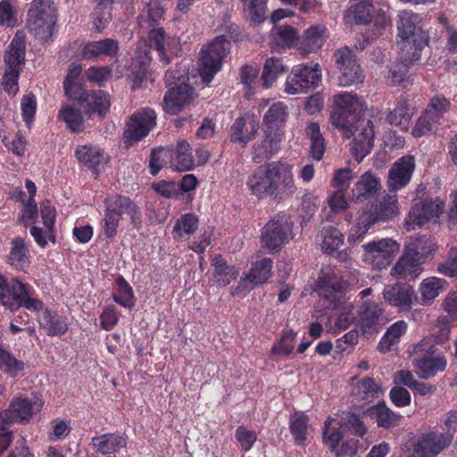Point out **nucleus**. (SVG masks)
Returning <instances> with one entry per match:
<instances>
[{"label": "nucleus", "instance_id": "f257e3e1", "mask_svg": "<svg viewBox=\"0 0 457 457\" xmlns=\"http://www.w3.org/2000/svg\"><path fill=\"white\" fill-rule=\"evenodd\" d=\"M362 104L355 95L344 93L333 98L330 120L333 126L342 130L344 137H353L351 152L357 162H361L374 145V124L361 119Z\"/></svg>", "mask_w": 457, "mask_h": 457}, {"label": "nucleus", "instance_id": "f03ea898", "mask_svg": "<svg viewBox=\"0 0 457 457\" xmlns=\"http://www.w3.org/2000/svg\"><path fill=\"white\" fill-rule=\"evenodd\" d=\"M397 46L407 62L419 61L428 39L420 29L421 19L412 11H400L397 15Z\"/></svg>", "mask_w": 457, "mask_h": 457}, {"label": "nucleus", "instance_id": "7ed1b4c3", "mask_svg": "<svg viewBox=\"0 0 457 457\" xmlns=\"http://www.w3.org/2000/svg\"><path fill=\"white\" fill-rule=\"evenodd\" d=\"M0 301L12 312L22 307L30 312H40L44 307L43 301L37 297L33 287L17 278H7L0 276Z\"/></svg>", "mask_w": 457, "mask_h": 457}, {"label": "nucleus", "instance_id": "20e7f679", "mask_svg": "<svg viewBox=\"0 0 457 457\" xmlns=\"http://www.w3.org/2000/svg\"><path fill=\"white\" fill-rule=\"evenodd\" d=\"M26 35L17 30L4 53V74L2 76L3 89L9 96H16L19 91V78L25 65Z\"/></svg>", "mask_w": 457, "mask_h": 457}, {"label": "nucleus", "instance_id": "39448f33", "mask_svg": "<svg viewBox=\"0 0 457 457\" xmlns=\"http://www.w3.org/2000/svg\"><path fill=\"white\" fill-rule=\"evenodd\" d=\"M58 20L54 0H33L28 11L27 26L30 33L40 42L53 41Z\"/></svg>", "mask_w": 457, "mask_h": 457}, {"label": "nucleus", "instance_id": "423d86ee", "mask_svg": "<svg viewBox=\"0 0 457 457\" xmlns=\"http://www.w3.org/2000/svg\"><path fill=\"white\" fill-rule=\"evenodd\" d=\"M230 47L231 44L227 37L220 35L201 49L198 71L204 83H210L221 70Z\"/></svg>", "mask_w": 457, "mask_h": 457}, {"label": "nucleus", "instance_id": "0eeeda50", "mask_svg": "<svg viewBox=\"0 0 457 457\" xmlns=\"http://www.w3.org/2000/svg\"><path fill=\"white\" fill-rule=\"evenodd\" d=\"M176 71L169 70L164 76L165 84L170 88L163 97V110L170 115H177L182 110L189 105L195 98L196 94L195 88L189 84L181 81L177 84L175 81L180 80L182 75H178Z\"/></svg>", "mask_w": 457, "mask_h": 457}, {"label": "nucleus", "instance_id": "6e6552de", "mask_svg": "<svg viewBox=\"0 0 457 457\" xmlns=\"http://www.w3.org/2000/svg\"><path fill=\"white\" fill-rule=\"evenodd\" d=\"M383 0H350L347 17L358 25H366L374 22L378 34H382L386 26L390 25V19L382 9Z\"/></svg>", "mask_w": 457, "mask_h": 457}, {"label": "nucleus", "instance_id": "1a4fd4ad", "mask_svg": "<svg viewBox=\"0 0 457 457\" xmlns=\"http://www.w3.org/2000/svg\"><path fill=\"white\" fill-rule=\"evenodd\" d=\"M157 114L149 107L139 108L128 119L122 134L126 148L146 137L156 126Z\"/></svg>", "mask_w": 457, "mask_h": 457}, {"label": "nucleus", "instance_id": "9d476101", "mask_svg": "<svg viewBox=\"0 0 457 457\" xmlns=\"http://www.w3.org/2000/svg\"><path fill=\"white\" fill-rule=\"evenodd\" d=\"M348 287V282L336 269L321 270L315 282V291L319 296L328 302V307L337 309L341 305L342 297Z\"/></svg>", "mask_w": 457, "mask_h": 457}, {"label": "nucleus", "instance_id": "9b49d317", "mask_svg": "<svg viewBox=\"0 0 457 457\" xmlns=\"http://www.w3.org/2000/svg\"><path fill=\"white\" fill-rule=\"evenodd\" d=\"M415 355L413 365L421 378L428 379L437 372L443 371L446 367V360L444 356H433L435 346L428 340H421L412 346Z\"/></svg>", "mask_w": 457, "mask_h": 457}, {"label": "nucleus", "instance_id": "f8f14e48", "mask_svg": "<svg viewBox=\"0 0 457 457\" xmlns=\"http://www.w3.org/2000/svg\"><path fill=\"white\" fill-rule=\"evenodd\" d=\"M321 81V70L318 63L313 66L299 64L293 67L285 83L288 95L307 93L315 89Z\"/></svg>", "mask_w": 457, "mask_h": 457}, {"label": "nucleus", "instance_id": "ddd939ff", "mask_svg": "<svg viewBox=\"0 0 457 457\" xmlns=\"http://www.w3.org/2000/svg\"><path fill=\"white\" fill-rule=\"evenodd\" d=\"M273 197L282 200L287 196L293 195L296 191L293 165L284 161H274L268 162Z\"/></svg>", "mask_w": 457, "mask_h": 457}, {"label": "nucleus", "instance_id": "4468645a", "mask_svg": "<svg viewBox=\"0 0 457 457\" xmlns=\"http://www.w3.org/2000/svg\"><path fill=\"white\" fill-rule=\"evenodd\" d=\"M337 68L340 71L339 84L343 87L362 83L364 80L363 71L352 49L345 46L334 53Z\"/></svg>", "mask_w": 457, "mask_h": 457}, {"label": "nucleus", "instance_id": "2eb2a0df", "mask_svg": "<svg viewBox=\"0 0 457 457\" xmlns=\"http://www.w3.org/2000/svg\"><path fill=\"white\" fill-rule=\"evenodd\" d=\"M147 37L150 49L157 52L158 59L163 65L169 64L181 53L179 37L168 35L162 27L151 29Z\"/></svg>", "mask_w": 457, "mask_h": 457}, {"label": "nucleus", "instance_id": "dca6fc26", "mask_svg": "<svg viewBox=\"0 0 457 457\" xmlns=\"http://www.w3.org/2000/svg\"><path fill=\"white\" fill-rule=\"evenodd\" d=\"M444 209L445 202L439 197L420 199L411 208L405 219V225L411 229L414 226L421 227L431 220H436Z\"/></svg>", "mask_w": 457, "mask_h": 457}, {"label": "nucleus", "instance_id": "f3484780", "mask_svg": "<svg viewBox=\"0 0 457 457\" xmlns=\"http://www.w3.org/2000/svg\"><path fill=\"white\" fill-rule=\"evenodd\" d=\"M363 261L370 262L375 269L386 268L398 250V244L391 238L372 241L362 245Z\"/></svg>", "mask_w": 457, "mask_h": 457}, {"label": "nucleus", "instance_id": "a211bd4d", "mask_svg": "<svg viewBox=\"0 0 457 457\" xmlns=\"http://www.w3.org/2000/svg\"><path fill=\"white\" fill-rule=\"evenodd\" d=\"M453 441V433H422L413 445L411 457H436Z\"/></svg>", "mask_w": 457, "mask_h": 457}, {"label": "nucleus", "instance_id": "6ab92c4d", "mask_svg": "<svg viewBox=\"0 0 457 457\" xmlns=\"http://www.w3.org/2000/svg\"><path fill=\"white\" fill-rule=\"evenodd\" d=\"M70 99H72L89 117L97 114L103 118L107 114L111 106L110 95L103 90L83 88Z\"/></svg>", "mask_w": 457, "mask_h": 457}, {"label": "nucleus", "instance_id": "aec40b11", "mask_svg": "<svg viewBox=\"0 0 457 457\" xmlns=\"http://www.w3.org/2000/svg\"><path fill=\"white\" fill-rule=\"evenodd\" d=\"M291 228L284 217L270 220L263 227L261 242L263 247L270 251H278L288 243Z\"/></svg>", "mask_w": 457, "mask_h": 457}, {"label": "nucleus", "instance_id": "412c9836", "mask_svg": "<svg viewBox=\"0 0 457 457\" xmlns=\"http://www.w3.org/2000/svg\"><path fill=\"white\" fill-rule=\"evenodd\" d=\"M416 168L415 157L406 154L397 159L388 171L387 186L396 192L405 187L411 180Z\"/></svg>", "mask_w": 457, "mask_h": 457}, {"label": "nucleus", "instance_id": "4be33fe9", "mask_svg": "<svg viewBox=\"0 0 457 457\" xmlns=\"http://www.w3.org/2000/svg\"><path fill=\"white\" fill-rule=\"evenodd\" d=\"M398 213V201L395 195H386L382 201L372 204L361 212V224H376L393 219Z\"/></svg>", "mask_w": 457, "mask_h": 457}, {"label": "nucleus", "instance_id": "5701e85b", "mask_svg": "<svg viewBox=\"0 0 457 457\" xmlns=\"http://www.w3.org/2000/svg\"><path fill=\"white\" fill-rule=\"evenodd\" d=\"M36 403L18 396L14 397L8 407L0 412V420L5 424H28L33 416V406Z\"/></svg>", "mask_w": 457, "mask_h": 457}, {"label": "nucleus", "instance_id": "b1692460", "mask_svg": "<svg viewBox=\"0 0 457 457\" xmlns=\"http://www.w3.org/2000/svg\"><path fill=\"white\" fill-rule=\"evenodd\" d=\"M170 155V167L177 171H189L195 169V160L193 148L186 139H179L175 145L167 146Z\"/></svg>", "mask_w": 457, "mask_h": 457}, {"label": "nucleus", "instance_id": "393cba45", "mask_svg": "<svg viewBox=\"0 0 457 457\" xmlns=\"http://www.w3.org/2000/svg\"><path fill=\"white\" fill-rule=\"evenodd\" d=\"M384 299L390 305L407 312L411 309L412 302L416 299L413 287L408 283L397 282L387 285L383 291Z\"/></svg>", "mask_w": 457, "mask_h": 457}, {"label": "nucleus", "instance_id": "a878e982", "mask_svg": "<svg viewBox=\"0 0 457 457\" xmlns=\"http://www.w3.org/2000/svg\"><path fill=\"white\" fill-rule=\"evenodd\" d=\"M271 178L268 162L257 167L247 177L246 186L251 194L259 200L273 197Z\"/></svg>", "mask_w": 457, "mask_h": 457}, {"label": "nucleus", "instance_id": "bb28decb", "mask_svg": "<svg viewBox=\"0 0 457 457\" xmlns=\"http://www.w3.org/2000/svg\"><path fill=\"white\" fill-rule=\"evenodd\" d=\"M283 132H272L265 130L262 140L253 145L252 160L255 163H262L271 159L280 149Z\"/></svg>", "mask_w": 457, "mask_h": 457}, {"label": "nucleus", "instance_id": "cd10ccee", "mask_svg": "<svg viewBox=\"0 0 457 457\" xmlns=\"http://www.w3.org/2000/svg\"><path fill=\"white\" fill-rule=\"evenodd\" d=\"M328 36V29L323 24L312 25L306 29L299 38V51L307 55L318 52Z\"/></svg>", "mask_w": 457, "mask_h": 457}, {"label": "nucleus", "instance_id": "c85d7f7f", "mask_svg": "<svg viewBox=\"0 0 457 457\" xmlns=\"http://www.w3.org/2000/svg\"><path fill=\"white\" fill-rule=\"evenodd\" d=\"M104 204L107 209L120 213L121 219L124 214L129 216L135 226L141 222L140 208L129 196L120 194L110 195L104 198Z\"/></svg>", "mask_w": 457, "mask_h": 457}, {"label": "nucleus", "instance_id": "c756f323", "mask_svg": "<svg viewBox=\"0 0 457 457\" xmlns=\"http://www.w3.org/2000/svg\"><path fill=\"white\" fill-rule=\"evenodd\" d=\"M94 449L102 455L118 453L127 447L128 436L124 432L105 433L92 438Z\"/></svg>", "mask_w": 457, "mask_h": 457}, {"label": "nucleus", "instance_id": "7c9ffc66", "mask_svg": "<svg viewBox=\"0 0 457 457\" xmlns=\"http://www.w3.org/2000/svg\"><path fill=\"white\" fill-rule=\"evenodd\" d=\"M382 315L383 309L378 303L364 302L358 310L359 327L361 332L363 334L378 332Z\"/></svg>", "mask_w": 457, "mask_h": 457}, {"label": "nucleus", "instance_id": "2f4dec72", "mask_svg": "<svg viewBox=\"0 0 457 457\" xmlns=\"http://www.w3.org/2000/svg\"><path fill=\"white\" fill-rule=\"evenodd\" d=\"M259 130V121L253 117H239L230 128V141L245 146Z\"/></svg>", "mask_w": 457, "mask_h": 457}, {"label": "nucleus", "instance_id": "473e14b6", "mask_svg": "<svg viewBox=\"0 0 457 457\" xmlns=\"http://www.w3.org/2000/svg\"><path fill=\"white\" fill-rule=\"evenodd\" d=\"M41 314L37 313V320L39 328L43 329L47 336L59 337L64 335L68 330L66 318L59 315L55 311L43 307Z\"/></svg>", "mask_w": 457, "mask_h": 457}, {"label": "nucleus", "instance_id": "72a5a7b5", "mask_svg": "<svg viewBox=\"0 0 457 457\" xmlns=\"http://www.w3.org/2000/svg\"><path fill=\"white\" fill-rule=\"evenodd\" d=\"M436 251L434 240L430 237L418 236L411 237L406 245L404 253L422 265Z\"/></svg>", "mask_w": 457, "mask_h": 457}, {"label": "nucleus", "instance_id": "f704fd0d", "mask_svg": "<svg viewBox=\"0 0 457 457\" xmlns=\"http://www.w3.org/2000/svg\"><path fill=\"white\" fill-rule=\"evenodd\" d=\"M270 46L272 49L281 51L286 48L299 47L297 29L290 25H278L270 32Z\"/></svg>", "mask_w": 457, "mask_h": 457}, {"label": "nucleus", "instance_id": "c9c22d12", "mask_svg": "<svg viewBox=\"0 0 457 457\" xmlns=\"http://www.w3.org/2000/svg\"><path fill=\"white\" fill-rule=\"evenodd\" d=\"M119 51V43L112 38H104L98 41L87 42L82 49V55L85 59L95 60L102 55L114 57Z\"/></svg>", "mask_w": 457, "mask_h": 457}, {"label": "nucleus", "instance_id": "e433bc0d", "mask_svg": "<svg viewBox=\"0 0 457 457\" xmlns=\"http://www.w3.org/2000/svg\"><path fill=\"white\" fill-rule=\"evenodd\" d=\"M380 187L379 179L370 172H366L354 184L352 190L353 200L356 203H363L374 197L380 190Z\"/></svg>", "mask_w": 457, "mask_h": 457}, {"label": "nucleus", "instance_id": "4c0bfd02", "mask_svg": "<svg viewBox=\"0 0 457 457\" xmlns=\"http://www.w3.org/2000/svg\"><path fill=\"white\" fill-rule=\"evenodd\" d=\"M211 264L214 268L212 279L218 287H226L238 277L239 271L237 267L228 264L220 254L214 255Z\"/></svg>", "mask_w": 457, "mask_h": 457}, {"label": "nucleus", "instance_id": "58836bf2", "mask_svg": "<svg viewBox=\"0 0 457 457\" xmlns=\"http://www.w3.org/2000/svg\"><path fill=\"white\" fill-rule=\"evenodd\" d=\"M30 257L29 249L25 240L21 237L12 238L7 262L15 270L24 271L29 266Z\"/></svg>", "mask_w": 457, "mask_h": 457}, {"label": "nucleus", "instance_id": "ea45409f", "mask_svg": "<svg viewBox=\"0 0 457 457\" xmlns=\"http://www.w3.org/2000/svg\"><path fill=\"white\" fill-rule=\"evenodd\" d=\"M367 412L372 420H375L377 426L384 429L398 426L402 419V416L392 411L383 400L370 407Z\"/></svg>", "mask_w": 457, "mask_h": 457}, {"label": "nucleus", "instance_id": "a19ab883", "mask_svg": "<svg viewBox=\"0 0 457 457\" xmlns=\"http://www.w3.org/2000/svg\"><path fill=\"white\" fill-rule=\"evenodd\" d=\"M288 117L287 106L281 102L272 104L263 116L265 130L272 132H283L282 128Z\"/></svg>", "mask_w": 457, "mask_h": 457}, {"label": "nucleus", "instance_id": "79ce46f5", "mask_svg": "<svg viewBox=\"0 0 457 457\" xmlns=\"http://www.w3.org/2000/svg\"><path fill=\"white\" fill-rule=\"evenodd\" d=\"M412 117V112L409 100L406 96H401L397 99L396 105L394 110H389L386 120L390 125L400 127L401 129H406Z\"/></svg>", "mask_w": 457, "mask_h": 457}, {"label": "nucleus", "instance_id": "37998d69", "mask_svg": "<svg viewBox=\"0 0 457 457\" xmlns=\"http://www.w3.org/2000/svg\"><path fill=\"white\" fill-rule=\"evenodd\" d=\"M423 269L418 260L412 259L403 253V256L398 260L391 270V275L395 278H417Z\"/></svg>", "mask_w": 457, "mask_h": 457}, {"label": "nucleus", "instance_id": "c03bdc74", "mask_svg": "<svg viewBox=\"0 0 457 457\" xmlns=\"http://www.w3.org/2000/svg\"><path fill=\"white\" fill-rule=\"evenodd\" d=\"M287 71L282 59L270 57L266 59L260 78L263 88H270L278 78Z\"/></svg>", "mask_w": 457, "mask_h": 457}, {"label": "nucleus", "instance_id": "a18cd8bd", "mask_svg": "<svg viewBox=\"0 0 457 457\" xmlns=\"http://www.w3.org/2000/svg\"><path fill=\"white\" fill-rule=\"evenodd\" d=\"M309 417L303 411H295L289 419L288 428L295 445H306Z\"/></svg>", "mask_w": 457, "mask_h": 457}, {"label": "nucleus", "instance_id": "49530a36", "mask_svg": "<svg viewBox=\"0 0 457 457\" xmlns=\"http://www.w3.org/2000/svg\"><path fill=\"white\" fill-rule=\"evenodd\" d=\"M273 261L270 258H262L253 263L248 273L241 278L242 282L249 280L253 285L265 283L271 276Z\"/></svg>", "mask_w": 457, "mask_h": 457}, {"label": "nucleus", "instance_id": "de8ad7c7", "mask_svg": "<svg viewBox=\"0 0 457 457\" xmlns=\"http://www.w3.org/2000/svg\"><path fill=\"white\" fill-rule=\"evenodd\" d=\"M59 120L65 122L67 129L71 132L79 134L85 129V120L79 109L73 105H63L58 112Z\"/></svg>", "mask_w": 457, "mask_h": 457}, {"label": "nucleus", "instance_id": "09e8293b", "mask_svg": "<svg viewBox=\"0 0 457 457\" xmlns=\"http://www.w3.org/2000/svg\"><path fill=\"white\" fill-rule=\"evenodd\" d=\"M95 4L91 19L95 29L101 32L112 20L113 0H92Z\"/></svg>", "mask_w": 457, "mask_h": 457}, {"label": "nucleus", "instance_id": "8fccbe9b", "mask_svg": "<svg viewBox=\"0 0 457 457\" xmlns=\"http://www.w3.org/2000/svg\"><path fill=\"white\" fill-rule=\"evenodd\" d=\"M305 132L311 141L310 155L313 160L320 162L324 156L326 141L320 132L319 123H309L306 127Z\"/></svg>", "mask_w": 457, "mask_h": 457}, {"label": "nucleus", "instance_id": "3c124183", "mask_svg": "<svg viewBox=\"0 0 457 457\" xmlns=\"http://www.w3.org/2000/svg\"><path fill=\"white\" fill-rule=\"evenodd\" d=\"M337 422V420L328 417L322 428V442L331 453L337 450L344 437L342 428Z\"/></svg>", "mask_w": 457, "mask_h": 457}, {"label": "nucleus", "instance_id": "603ef678", "mask_svg": "<svg viewBox=\"0 0 457 457\" xmlns=\"http://www.w3.org/2000/svg\"><path fill=\"white\" fill-rule=\"evenodd\" d=\"M75 156L79 164L97 173L99 165L103 162V152L91 145H80L75 150Z\"/></svg>", "mask_w": 457, "mask_h": 457}, {"label": "nucleus", "instance_id": "864d4df0", "mask_svg": "<svg viewBox=\"0 0 457 457\" xmlns=\"http://www.w3.org/2000/svg\"><path fill=\"white\" fill-rule=\"evenodd\" d=\"M448 282L440 278L429 277L422 280L420 285V292L423 302L434 300L441 292L446 290Z\"/></svg>", "mask_w": 457, "mask_h": 457}, {"label": "nucleus", "instance_id": "5fc2aeb1", "mask_svg": "<svg viewBox=\"0 0 457 457\" xmlns=\"http://www.w3.org/2000/svg\"><path fill=\"white\" fill-rule=\"evenodd\" d=\"M199 226L198 216L188 212L182 214L175 222L172 233L175 239H181L184 236L194 234Z\"/></svg>", "mask_w": 457, "mask_h": 457}, {"label": "nucleus", "instance_id": "6e6d98bb", "mask_svg": "<svg viewBox=\"0 0 457 457\" xmlns=\"http://www.w3.org/2000/svg\"><path fill=\"white\" fill-rule=\"evenodd\" d=\"M337 424L339 425L343 430L358 437L362 438L368 432L362 417L354 412L345 413Z\"/></svg>", "mask_w": 457, "mask_h": 457}, {"label": "nucleus", "instance_id": "4d7b16f0", "mask_svg": "<svg viewBox=\"0 0 457 457\" xmlns=\"http://www.w3.org/2000/svg\"><path fill=\"white\" fill-rule=\"evenodd\" d=\"M25 363L0 345V370L11 378H17L24 370Z\"/></svg>", "mask_w": 457, "mask_h": 457}, {"label": "nucleus", "instance_id": "13d9d810", "mask_svg": "<svg viewBox=\"0 0 457 457\" xmlns=\"http://www.w3.org/2000/svg\"><path fill=\"white\" fill-rule=\"evenodd\" d=\"M452 109V103L450 99L446 98L443 94H436L433 96L425 111L434 119L441 122V120Z\"/></svg>", "mask_w": 457, "mask_h": 457}, {"label": "nucleus", "instance_id": "bf43d9fd", "mask_svg": "<svg viewBox=\"0 0 457 457\" xmlns=\"http://www.w3.org/2000/svg\"><path fill=\"white\" fill-rule=\"evenodd\" d=\"M381 387L372 378H364L359 380L353 389V395L356 398L369 401L378 396Z\"/></svg>", "mask_w": 457, "mask_h": 457}, {"label": "nucleus", "instance_id": "052dcab7", "mask_svg": "<svg viewBox=\"0 0 457 457\" xmlns=\"http://www.w3.org/2000/svg\"><path fill=\"white\" fill-rule=\"evenodd\" d=\"M115 283L118 287V294L112 295L113 301L126 308L133 307L135 304V296L131 286L122 276H119L115 279Z\"/></svg>", "mask_w": 457, "mask_h": 457}, {"label": "nucleus", "instance_id": "680f3d73", "mask_svg": "<svg viewBox=\"0 0 457 457\" xmlns=\"http://www.w3.org/2000/svg\"><path fill=\"white\" fill-rule=\"evenodd\" d=\"M441 124L437 120L434 119L424 110L421 115L418 118L414 127L411 130V135L414 137H421L426 135L434 133L437 127Z\"/></svg>", "mask_w": 457, "mask_h": 457}, {"label": "nucleus", "instance_id": "e2e57ef3", "mask_svg": "<svg viewBox=\"0 0 457 457\" xmlns=\"http://www.w3.org/2000/svg\"><path fill=\"white\" fill-rule=\"evenodd\" d=\"M344 243L343 233L336 227L328 226L323 229L322 248L330 254L338 250Z\"/></svg>", "mask_w": 457, "mask_h": 457}, {"label": "nucleus", "instance_id": "0e129e2a", "mask_svg": "<svg viewBox=\"0 0 457 457\" xmlns=\"http://www.w3.org/2000/svg\"><path fill=\"white\" fill-rule=\"evenodd\" d=\"M241 2L251 22L260 24L265 20L267 0H241Z\"/></svg>", "mask_w": 457, "mask_h": 457}, {"label": "nucleus", "instance_id": "69168bd1", "mask_svg": "<svg viewBox=\"0 0 457 457\" xmlns=\"http://www.w3.org/2000/svg\"><path fill=\"white\" fill-rule=\"evenodd\" d=\"M295 337L296 333L293 329L283 330L280 339L273 344L270 353L272 355H290L294 350Z\"/></svg>", "mask_w": 457, "mask_h": 457}, {"label": "nucleus", "instance_id": "338daca9", "mask_svg": "<svg viewBox=\"0 0 457 457\" xmlns=\"http://www.w3.org/2000/svg\"><path fill=\"white\" fill-rule=\"evenodd\" d=\"M40 216L42 223L45 228H46L47 238L53 245H54L56 243V237L54 234L56 211L49 202L43 203L41 204Z\"/></svg>", "mask_w": 457, "mask_h": 457}, {"label": "nucleus", "instance_id": "774afa93", "mask_svg": "<svg viewBox=\"0 0 457 457\" xmlns=\"http://www.w3.org/2000/svg\"><path fill=\"white\" fill-rule=\"evenodd\" d=\"M320 204V200L318 196L312 193H306L303 196L302 207L300 209V216L302 218L301 225H306L311 219L314 216Z\"/></svg>", "mask_w": 457, "mask_h": 457}]
</instances>
